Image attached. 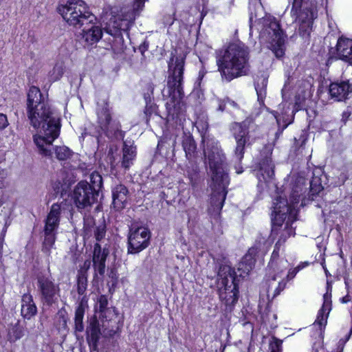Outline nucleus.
<instances>
[{
	"label": "nucleus",
	"mask_w": 352,
	"mask_h": 352,
	"mask_svg": "<svg viewBox=\"0 0 352 352\" xmlns=\"http://www.w3.org/2000/svg\"><path fill=\"white\" fill-rule=\"evenodd\" d=\"M26 114L34 129H41L43 135H34V142L39 153L46 157L52 155V142L59 135L60 118L55 110L45 100L40 89L32 86L28 94Z\"/></svg>",
	"instance_id": "nucleus-1"
},
{
	"label": "nucleus",
	"mask_w": 352,
	"mask_h": 352,
	"mask_svg": "<svg viewBox=\"0 0 352 352\" xmlns=\"http://www.w3.org/2000/svg\"><path fill=\"white\" fill-rule=\"evenodd\" d=\"M204 153L215 188L210 198L208 212L216 216L219 214L226 195L224 190L228 183L226 158L218 142L212 140L206 142Z\"/></svg>",
	"instance_id": "nucleus-2"
},
{
	"label": "nucleus",
	"mask_w": 352,
	"mask_h": 352,
	"mask_svg": "<svg viewBox=\"0 0 352 352\" xmlns=\"http://www.w3.org/2000/svg\"><path fill=\"white\" fill-rule=\"evenodd\" d=\"M57 10L69 25L80 28L84 25H91L90 28L87 29L85 27L82 30V38L87 45H92L102 38L101 28L93 25L96 18L89 11L88 6L84 1L68 0L65 5L59 6Z\"/></svg>",
	"instance_id": "nucleus-3"
},
{
	"label": "nucleus",
	"mask_w": 352,
	"mask_h": 352,
	"mask_svg": "<svg viewBox=\"0 0 352 352\" xmlns=\"http://www.w3.org/2000/svg\"><path fill=\"white\" fill-rule=\"evenodd\" d=\"M249 50L243 43H231L217 60L218 69L228 81L246 75L249 71Z\"/></svg>",
	"instance_id": "nucleus-4"
},
{
	"label": "nucleus",
	"mask_w": 352,
	"mask_h": 352,
	"mask_svg": "<svg viewBox=\"0 0 352 352\" xmlns=\"http://www.w3.org/2000/svg\"><path fill=\"white\" fill-rule=\"evenodd\" d=\"M184 67V58L177 56L171 58L168 63L170 74L168 77V95L163 94V97H167L166 108L168 120H174L178 116L180 109V102L184 96L182 80Z\"/></svg>",
	"instance_id": "nucleus-5"
},
{
	"label": "nucleus",
	"mask_w": 352,
	"mask_h": 352,
	"mask_svg": "<svg viewBox=\"0 0 352 352\" xmlns=\"http://www.w3.org/2000/svg\"><path fill=\"white\" fill-rule=\"evenodd\" d=\"M102 186V177L97 172L90 175V183L86 181L78 182L72 192V199L76 208L78 210H89L97 201Z\"/></svg>",
	"instance_id": "nucleus-6"
},
{
	"label": "nucleus",
	"mask_w": 352,
	"mask_h": 352,
	"mask_svg": "<svg viewBox=\"0 0 352 352\" xmlns=\"http://www.w3.org/2000/svg\"><path fill=\"white\" fill-rule=\"evenodd\" d=\"M257 30L259 37L269 43V47L278 58L282 57L285 53V36L280 28V25L276 19L270 15L258 19Z\"/></svg>",
	"instance_id": "nucleus-7"
},
{
	"label": "nucleus",
	"mask_w": 352,
	"mask_h": 352,
	"mask_svg": "<svg viewBox=\"0 0 352 352\" xmlns=\"http://www.w3.org/2000/svg\"><path fill=\"white\" fill-rule=\"evenodd\" d=\"M315 0H294L292 14L296 16L299 23L298 32L303 38L309 37L314 19L317 17L314 7Z\"/></svg>",
	"instance_id": "nucleus-8"
},
{
	"label": "nucleus",
	"mask_w": 352,
	"mask_h": 352,
	"mask_svg": "<svg viewBox=\"0 0 352 352\" xmlns=\"http://www.w3.org/2000/svg\"><path fill=\"white\" fill-rule=\"evenodd\" d=\"M60 212V205L54 204L45 220V227L43 230L44 240L43 242L42 251L48 256L50 254L51 250L56 241L57 229L59 226Z\"/></svg>",
	"instance_id": "nucleus-9"
},
{
	"label": "nucleus",
	"mask_w": 352,
	"mask_h": 352,
	"mask_svg": "<svg viewBox=\"0 0 352 352\" xmlns=\"http://www.w3.org/2000/svg\"><path fill=\"white\" fill-rule=\"evenodd\" d=\"M87 287V275L79 273L77 279V292L80 297L75 311L74 329L76 331L82 332L84 330L83 318L85 310L88 308V297L86 295Z\"/></svg>",
	"instance_id": "nucleus-10"
},
{
	"label": "nucleus",
	"mask_w": 352,
	"mask_h": 352,
	"mask_svg": "<svg viewBox=\"0 0 352 352\" xmlns=\"http://www.w3.org/2000/svg\"><path fill=\"white\" fill-rule=\"evenodd\" d=\"M37 292L43 306L51 307L58 302L60 287L51 278L44 276L37 277Z\"/></svg>",
	"instance_id": "nucleus-11"
},
{
	"label": "nucleus",
	"mask_w": 352,
	"mask_h": 352,
	"mask_svg": "<svg viewBox=\"0 0 352 352\" xmlns=\"http://www.w3.org/2000/svg\"><path fill=\"white\" fill-rule=\"evenodd\" d=\"M117 151V146L112 145L109 148L107 157L111 165V168L112 170H116L117 168H120L122 169L125 173L133 164V161L136 155L135 148L133 147L132 146H129L126 144V142H124L122 148V156L120 160L118 162L116 161V159L114 156V153H116Z\"/></svg>",
	"instance_id": "nucleus-12"
},
{
	"label": "nucleus",
	"mask_w": 352,
	"mask_h": 352,
	"mask_svg": "<svg viewBox=\"0 0 352 352\" xmlns=\"http://www.w3.org/2000/svg\"><path fill=\"white\" fill-rule=\"evenodd\" d=\"M219 295L223 292L225 294H238L239 289L236 283V272L230 265L222 264L218 271Z\"/></svg>",
	"instance_id": "nucleus-13"
},
{
	"label": "nucleus",
	"mask_w": 352,
	"mask_h": 352,
	"mask_svg": "<svg viewBox=\"0 0 352 352\" xmlns=\"http://www.w3.org/2000/svg\"><path fill=\"white\" fill-rule=\"evenodd\" d=\"M150 238V231L146 228L131 230L128 236V253L135 254L146 249L149 245Z\"/></svg>",
	"instance_id": "nucleus-14"
},
{
	"label": "nucleus",
	"mask_w": 352,
	"mask_h": 352,
	"mask_svg": "<svg viewBox=\"0 0 352 352\" xmlns=\"http://www.w3.org/2000/svg\"><path fill=\"white\" fill-rule=\"evenodd\" d=\"M274 212L276 214V221H277L278 218L285 219L287 217H288L285 228L279 239L281 240L283 245L287 237L294 235L295 234L294 229L291 226V223L296 220V216L297 214V211L285 203L283 207L279 205V203H274Z\"/></svg>",
	"instance_id": "nucleus-15"
},
{
	"label": "nucleus",
	"mask_w": 352,
	"mask_h": 352,
	"mask_svg": "<svg viewBox=\"0 0 352 352\" xmlns=\"http://www.w3.org/2000/svg\"><path fill=\"white\" fill-rule=\"evenodd\" d=\"M97 116L99 126L107 136L113 135L120 131L119 123L111 120L110 110L107 103L98 105Z\"/></svg>",
	"instance_id": "nucleus-16"
},
{
	"label": "nucleus",
	"mask_w": 352,
	"mask_h": 352,
	"mask_svg": "<svg viewBox=\"0 0 352 352\" xmlns=\"http://www.w3.org/2000/svg\"><path fill=\"white\" fill-rule=\"evenodd\" d=\"M272 150L270 147H265L261 153V158L258 162V173L264 182L271 180L274 176V164L271 159ZM260 180V176L258 175Z\"/></svg>",
	"instance_id": "nucleus-17"
},
{
	"label": "nucleus",
	"mask_w": 352,
	"mask_h": 352,
	"mask_svg": "<svg viewBox=\"0 0 352 352\" xmlns=\"http://www.w3.org/2000/svg\"><path fill=\"white\" fill-rule=\"evenodd\" d=\"M250 122L251 120L247 119L242 123L235 124L234 125V129L238 130V133L234 132V133L236 142L234 155L239 161H241L243 157L245 146L248 144V141L249 140L248 136V132L246 131L245 128L249 127Z\"/></svg>",
	"instance_id": "nucleus-18"
},
{
	"label": "nucleus",
	"mask_w": 352,
	"mask_h": 352,
	"mask_svg": "<svg viewBox=\"0 0 352 352\" xmlns=\"http://www.w3.org/2000/svg\"><path fill=\"white\" fill-rule=\"evenodd\" d=\"M109 250L106 248H102L100 245L96 243L93 252V267L95 271V276L99 274L103 276L105 272V262L109 255Z\"/></svg>",
	"instance_id": "nucleus-19"
},
{
	"label": "nucleus",
	"mask_w": 352,
	"mask_h": 352,
	"mask_svg": "<svg viewBox=\"0 0 352 352\" xmlns=\"http://www.w3.org/2000/svg\"><path fill=\"white\" fill-rule=\"evenodd\" d=\"M265 239H263V241H260L258 244L249 249L248 252L243 256L240 264L239 270H243L247 274L254 267L256 254L262 250L265 245Z\"/></svg>",
	"instance_id": "nucleus-20"
},
{
	"label": "nucleus",
	"mask_w": 352,
	"mask_h": 352,
	"mask_svg": "<svg viewBox=\"0 0 352 352\" xmlns=\"http://www.w3.org/2000/svg\"><path fill=\"white\" fill-rule=\"evenodd\" d=\"M113 206L117 210L123 209L127 202L129 190L127 188L118 184L112 188Z\"/></svg>",
	"instance_id": "nucleus-21"
},
{
	"label": "nucleus",
	"mask_w": 352,
	"mask_h": 352,
	"mask_svg": "<svg viewBox=\"0 0 352 352\" xmlns=\"http://www.w3.org/2000/svg\"><path fill=\"white\" fill-rule=\"evenodd\" d=\"M87 341L91 351H97L101 331L100 323L96 319L91 320L87 330Z\"/></svg>",
	"instance_id": "nucleus-22"
},
{
	"label": "nucleus",
	"mask_w": 352,
	"mask_h": 352,
	"mask_svg": "<svg viewBox=\"0 0 352 352\" xmlns=\"http://www.w3.org/2000/svg\"><path fill=\"white\" fill-rule=\"evenodd\" d=\"M37 314V307L32 296L30 293L24 294L21 298V314L27 320H30Z\"/></svg>",
	"instance_id": "nucleus-23"
},
{
	"label": "nucleus",
	"mask_w": 352,
	"mask_h": 352,
	"mask_svg": "<svg viewBox=\"0 0 352 352\" xmlns=\"http://www.w3.org/2000/svg\"><path fill=\"white\" fill-rule=\"evenodd\" d=\"M336 50L339 58L352 63V40L340 38L337 43Z\"/></svg>",
	"instance_id": "nucleus-24"
},
{
	"label": "nucleus",
	"mask_w": 352,
	"mask_h": 352,
	"mask_svg": "<svg viewBox=\"0 0 352 352\" xmlns=\"http://www.w3.org/2000/svg\"><path fill=\"white\" fill-rule=\"evenodd\" d=\"M351 91V86L347 82H332L329 86L331 96L338 101L345 99Z\"/></svg>",
	"instance_id": "nucleus-25"
},
{
	"label": "nucleus",
	"mask_w": 352,
	"mask_h": 352,
	"mask_svg": "<svg viewBox=\"0 0 352 352\" xmlns=\"http://www.w3.org/2000/svg\"><path fill=\"white\" fill-rule=\"evenodd\" d=\"M323 299L324 302L322 307L319 310L317 318L315 321V323L318 324L320 327L325 326L328 315L331 309V294H329L328 293L324 294Z\"/></svg>",
	"instance_id": "nucleus-26"
},
{
	"label": "nucleus",
	"mask_w": 352,
	"mask_h": 352,
	"mask_svg": "<svg viewBox=\"0 0 352 352\" xmlns=\"http://www.w3.org/2000/svg\"><path fill=\"white\" fill-rule=\"evenodd\" d=\"M267 85V78L263 76L258 77L255 82V89L258 96V100L260 104L263 103V100L266 96V87Z\"/></svg>",
	"instance_id": "nucleus-27"
},
{
	"label": "nucleus",
	"mask_w": 352,
	"mask_h": 352,
	"mask_svg": "<svg viewBox=\"0 0 352 352\" xmlns=\"http://www.w3.org/2000/svg\"><path fill=\"white\" fill-rule=\"evenodd\" d=\"M182 146L187 159L192 160L196 150V144L193 138L190 135L185 136L182 141Z\"/></svg>",
	"instance_id": "nucleus-28"
},
{
	"label": "nucleus",
	"mask_w": 352,
	"mask_h": 352,
	"mask_svg": "<svg viewBox=\"0 0 352 352\" xmlns=\"http://www.w3.org/2000/svg\"><path fill=\"white\" fill-rule=\"evenodd\" d=\"M302 187L296 186L294 188H293L292 192L290 195V198H289L290 204H288L287 200H285V199H283V198H280L278 200H276V203H279V205H280L283 207L284 205V201H285V204H287L289 206H291L292 208L294 209L296 211L294 205L295 204H298L299 202L300 197V195L302 194Z\"/></svg>",
	"instance_id": "nucleus-29"
},
{
	"label": "nucleus",
	"mask_w": 352,
	"mask_h": 352,
	"mask_svg": "<svg viewBox=\"0 0 352 352\" xmlns=\"http://www.w3.org/2000/svg\"><path fill=\"white\" fill-rule=\"evenodd\" d=\"M146 0H135L133 6V10L128 14L123 16L124 20L128 23L133 22L135 20V16L142 10Z\"/></svg>",
	"instance_id": "nucleus-30"
},
{
	"label": "nucleus",
	"mask_w": 352,
	"mask_h": 352,
	"mask_svg": "<svg viewBox=\"0 0 352 352\" xmlns=\"http://www.w3.org/2000/svg\"><path fill=\"white\" fill-rule=\"evenodd\" d=\"M23 335V328L19 323L13 325L8 331V338L10 342H15L22 338Z\"/></svg>",
	"instance_id": "nucleus-31"
},
{
	"label": "nucleus",
	"mask_w": 352,
	"mask_h": 352,
	"mask_svg": "<svg viewBox=\"0 0 352 352\" xmlns=\"http://www.w3.org/2000/svg\"><path fill=\"white\" fill-rule=\"evenodd\" d=\"M282 242L280 239H278L276 243L274 246V250L272 254L271 259L269 263V267H274V268H278V261L281 258H279L280 254L279 252L280 250V248L282 246Z\"/></svg>",
	"instance_id": "nucleus-32"
},
{
	"label": "nucleus",
	"mask_w": 352,
	"mask_h": 352,
	"mask_svg": "<svg viewBox=\"0 0 352 352\" xmlns=\"http://www.w3.org/2000/svg\"><path fill=\"white\" fill-rule=\"evenodd\" d=\"M64 74V65L62 62H57L52 70L50 72L51 80L56 81L59 80Z\"/></svg>",
	"instance_id": "nucleus-33"
},
{
	"label": "nucleus",
	"mask_w": 352,
	"mask_h": 352,
	"mask_svg": "<svg viewBox=\"0 0 352 352\" xmlns=\"http://www.w3.org/2000/svg\"><path fill=\"white\" fill-rule=\"evenodd\" d=\"M54 151L56 157L59 160H65L72 155V151L65 146H56Z\"/></svg>",
	"instance_id": "nucleus-34"
},
{
	"label": "nucleus",
	"mask_w": 352,
	"mask_h": 352,
	"mask_svg": "<svg viewBox=\"0 0 352 352\" xmlns=\"http://www.w3.org/2000/svg\"><path fill=\"white\" fill-rule=\"evenodd\" d=\"M289 264L286 259L281 258L278 261V268H274V267H270L271 270H272L274 274L272 276V280H275L276 279V276H278L280 274L284 272L285 270L288 268Z\"/></svg>",
	"instance_id": "nucleus-35"
},
{
	"label": "nucleus",
	"mask_w": 352,
	"mask_h": 352,
	"mask_svg": "<svg viewBox=\"0 0 352 352\" xmlns=\"http://www.w3.org/2000/svg\"><path fill=\"white\" fill-rule=\"evenodd\" d=\"M219 298L221 301L224 302L226 306H232L237 302L238 294H225V292H223V293L221 292Z\"/></svg>",
	"instance_id": "nucleus-36"
},
{
	"label": "nucleus",
	"mask_w": 352,
	"mask_h": 352,
	"mask_svg": "<svg viewBox=\"0 0 352 352\" xmlns=\"http://www.w3.org/2000/svg\"><path fill=\"white\" fill-rule=\"evenodd\" d=\"M310 191L312 195H318L322 189L323 187L320 182L318 177H314L309 182Z\"/></svg>",
	"instance_id": "nucleus-37"
},
{
	"label": "nucleus",
	"mask_w": 352,
	"mask_h": 352,
	"mask_svg": "<svg viewBox=\"0 0 352 352\" xmlns=\"http://www.w3.org/2000/svg\"><path fill=\"white\" fill-rule=\"evenodd\" d=\"M94 236L96 241H99L102 239L106 233V227L104 224H101L98 227L94 228Z\"/></svg>",
	"instance_id": "nucleus-38"
},
{
	"label": "nucleus",
	"mask_w": 352,
	"mask_h": 352,
	"mask_svg": "<svg viewBox=\"0 0 352 352\" xmlns=\"http://www.w3.org/2000/svg\"><path fill=\"white\" fill-rule=\"evenodd\" d=\"M281 345L282 341L274 338L273 342L270 343V346L271 352H281Z\"/></svg>",
	"instance_id": "nucleus-39"
},
{
	"label": "nucleus",
	"mask_w": 352,
	"mask_h": 352,
	"mask_svg": "<svg viewBox=\"0 0 352 352\" xmlns=\"http://www.w3.org/2000/svg\"><path fill=\"white\" fill-rule=\"evenodd\" d=\"M98 302L99 304L100 311L103 312L107 309V307L108 305L107 298L105 296L102 295L98 298Z\"/></svg>",
	"instance_id": "nucleus-40"
},
{
	"label": "nucleus",
	"mask_w": 352,
	"mask_h": 352,
	"mask_svg": "<svg viewBox=\"0 0 352 352\" xmlns=\"http://www.w3.org/2000/svg\"><path fill=\"white\" fill-rule=\"evenodd\" d=\"M218 107H217V111H219L221 112H223L227 107L228 102H227V98L224 99H219L217 100Z\"/></svg>",
	"instance_id": "nucleus-41"
},
{
	"label": "nucleus",
	"mask_w": 352,
	"mask_h": 352,
	"mask_svg": "<svg viewBox=\"0 0 352 352\" xmlns=\"http://www.w3.org/2000/svg\"><path fill=\"white\" fill-rule=\"evenodd\" d=\"M286 282L283 279L278 282V287L275 289L274 296L278 295L285 287Z\"/></svg>",
	"instance_id": "nucleus-42"
},
{
	"label": "nucleus",
	"mask_w": 352,
	"mask_h": 352,
	"mask_svg": "<svg viewBox=\"0 0 352 352\" xmlns=\"http://www.w3.org/2000/svg\"><path fill=\"white\" fill-rule=\"evenodd\" d=\"M8 124L6 115L0 113V130L5 129Z\"/></svg>",
	"instance_id": "nucleus-43"
},
{
	"label": "nucleus",
	"mask_w": 352,
	"mask_h": 352,
	"mask_svg": "<svg viewBox=\"0 0 352 352\" xmlns=\"http://www.w3.org/2000/svg\"><path fill=\"white\" fill-rule=\"evenodd\" d=\"M299 269H300V267H297L293 270H289L287 275V280H291L293 278H294L295 276L296 275V274L298 273V272L299 271Z\"/></svg>",
	"instance_id": "nucleus-44"
},
{
	"label": "nucleus",
	"mask_w": 352,
	"mask_h": 352,
	"mask_svg": "<svg viewBox=\"0 0 352 352\" xmlns=\"http://www.w3.org/2000/svg\"><path fill=\"white\" fill-rule=\"evenodd\" d=\"M227 106L228 107L229 110L239 109V105L234 101L231 100L228 98H227Z\"/></svg>",
	"instance_id": "nucleus-45"
},
{
	"label": "nucleus",
	"mask_w": 352,
	"mask_h": 352,
	"mask_svg": "<svg viewBox=\"0 0 352 352\" xmlns=\"http://www.w3.org/2000/svg\"><path fill=\"white\" fill-rule=\"evenodd\" d=\"M91 224H94V221H93V219H87L85 221V226H84V228H85V232H86V234H88L89 232H91V230H90V227L89 226Z\"/></svg>",
	"instance_id": "nucleus-46"
},
{
	"label": "nucleus",
	"mask_w": 352,
	"mask_h": 352,
	"mask_svg": "<svg viewBox=\"0 0 352 352\" xmlns=\"http://www.w3.org/2000/svg\"><path fill=\"white\" fill-rule=\"evenodd\" d=\"M90 266H91V261L86 260L83 263L82 270L80 273H85L87 274V271L90 268Z\"/></svg>",
	"instance_id": "nucleus-47"
},
{
	"label": "nucleus",
	"mask_w": 352,
	"mask_h": 352,
	"mask_svg": "<svg viewBox=\"0 0 352 352\" xmlns=\"http://www.w3.org/2000/svg\"><path fill=\"white\" fill-rule=\"evenodd\" d=\"M65 311H58V315L60 318H62V320H63V324L64 326H65V325H66V324H67V318L65 316Z\"/></svg>",
	"instance_id": "nucleus-48"
},
{
	"label": "nucleus",
	"mask_w": 352,
	"mask_h": 352,
	"mask_svg": "<svg viewBox=\"0 0 352 352\" xmlns=\"http://www.w3.org/2000/svg\"><path fill=\"white\" fill-rule=\"evenodd\" d=\"M109 276L112 278L113 284L116 283L118 277L113 270H111Z\"/></svg>",
	"instance_id": "nucleus-49"
},
{
	"label": "nucleus",
	"mask_w": 352,
	"mask_h": 352,
	"mask_svg": "<svg viewBox=\"0 0 352 352\" xmlns=\"http://www.w3.org/2000/svg\"><path fill=\"white\" fill-rule=\"evenodd\" d=\"M4 177H5L4 170H0V188H3L4 186V185H3Z\"/></svg>",
	"instance_id": "nucleus-50"
},
{
	"label": "nucleus",
	"mask_w": 352,
	"mask_h": 352,
	"mask_svg": "<svg viewBox=\"0 0 352 352\" xmlns=\"http://www.w3.org/2000/svg\"><path fill=\"white\" fill-rule=\"evenodd\" d=\"M256 16H257L256 13H254V17L256 18ZM253 18H254V14H253L252 11H251V13H250V30L252 29V21H253Z\"/></svg>",
	"instance_id": "nucleus-51"
},
{
	"label": "nucleus",
	"mask_w": 352,
	"mask_h": 352,
	"mask_svg": "<svg viewBox=\"0 0 352 352\" xmlns=\"http://www.w3.org/2000/svg\"><path fill=\"white\" fill-rule=\"evenodd\" d=\"M254 6L255 8L261 9L262 8L261 2L258 0H254Z\"/></svg>",
	"instance_id": "nucleus-52"
},
{
	"label": "nucleus",
	"mask_w": 352,
	"mask_h": 352,
	"mask_svg": "<svg viewBox=\"0 0 352 352\" xmlns=\"http://www.w3.org/2000/svg\"><path fill=\"white\" fill-rule=\"evenodd\" d=\"M351 300V297L349 295H346L345 296H344L342 298V302L343 303H346V302H348Z\"/></svg>",
	"instance_id": "nucleus-53"
},
{
	"label": "nucleus",
	"mask_w": 352,
	"mask_h": 352,
	"mask_svg": "<svg viewBox=\"0 0 352 352\" xmlns=\"http://www.w3.org/2000/svg\"><path fill=\"white\" fill-rule=\"evenodd\" d=\"M168 19H167V21L165 22L166 24H168V25H171L173 23V21H174V19L171 18V16L169 15L167 16Z\"/></svg>",
	"instance_id": "nucleus-54"
},
{
	"label": "nucleus",
	"mask_w": 352,
	"mask_h": 352,
	"mask_svg": "<svg viewBox=\"0 0 352 352\" xmlns=\"http://www.w3.org/2000/svg\"><path fill=\"white\" fill-rule=\"evenodd\" d=\"M87 134L95 135V134L92 133L91 131H87V129H85L84 132L82 133V136L84 137L85 135H87Z\"/></svg>",
	"instance_id": "nucleus-55"
},
{
	"label": "nucleus",
	"mask_w": 352,
	"mask_h": 352,
	"mask_svg": "<svg viewBox=\"0 0 352 352\" xmlns=\"http://www.w3.org/2000/svg\"><path fill=\"white\" fill-rule=\"evenodd\" d=\"M340 177H342V184H344V182H345L346 179H347V177L346 175V174L344 173H342L340 175Z\"/></svg>",
	"instance_id": "nucleus-56"
},
{
	"label": "nucleus",
	"mask_w": 352,
	"mask_h": 352,
	"mask_svg": "<svg viewBox=\"0 0 352 352\" xmlns=\"http://www.w3.org/2000/svg\"><path fill=\"white\" fill-rule=\"evenodd\" d=\"M7 226H8V224H7V222H6V224H5V226H4L3 229V231H2L3 236H4V234H5L6 232Z\"/></svg>",
	"instance_id": "nucleus-57"
},
{
	"label": "nucleus",
	"mask_w": 352,
	"mask_h": 352,
	"mask_svg": "<svg viewBox=\"0 0 352 352\" xmlns=\"http://www.w3.org/2000/svg\"><path fill=\"white\" fill-rule=\"evenodd\" d=\"M344 283H345V285H346V288H348L349 287V283H348V282L346 280H345Z\"/></svg>",
	"instance_id": "nucleus-58"
},
{
	"label": "nucleus",
	"mask_w": 352,
	"mask_h": 352,
	"mask_svg": "<svg viewBox=\"0 0 352 352\" xmlns=\"http://www.w3.org/2000/svg\"><path fill=\"white\" fill-rule=\"evenodd\" d=\"M324 271H325V273H326V275H328V271L324 267Z\"/></svg>",
	"instance_id": "nucleus-59"
},
{
	"label": "nucleus",
	"mask_w": 352,
	"mask_h": 352,
	"mask_svg": "<svg viewBox=\"0 0 352 352\" xmlns=\"http://www.w3.org/2000/svg\"><path fill=\"white\" fill-rule=\"evenodd\" d=\"M242 172V170H237L236 173H241Z\"/></svg>",
	"instance_id": "nucleus-60"
},
{
	"label": "nucleus",
	"mask_w": 352,
	"mask_h": 352,
	"mask_svg": "<svg viewBox=\"0 0 352 352\" xmlns=\"http://www.w3.org/2000/svg\"><path fill=\"white\" fill-rule=\"evenodd\" d=\"M275 223H275V222H274V226H275ZM273 229H274V230H276V227L274 226Z\"/></svg>",
	"instance_id": "nucleus-61"
},
{
	"label": "nucleus",
	"mask_w": 352,
	"mask_h": 352,
	"mask_svg": "<svg viewBox=\"0 0 352 352\" xmlns=\"http://www.w3.org/2000/svg\"><path fill=\"white\" fill-rule=\"evenodd\" d=\"M278 226H282V224H281V223H278Z\"/></svg>",
	"instance_id": "nucleus-62"
}]
</instances>
